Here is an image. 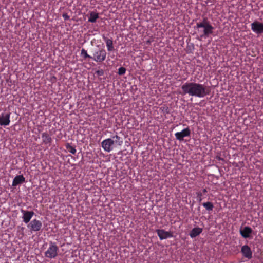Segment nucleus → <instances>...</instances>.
<instances>
[{
  "label": "nucleus",
  "mask_w": 263,
  "mask_h": 263,
  "mask_svg": "<svg viewBox=\"0 0 263 263\" xmlns=\"http://www.w3.org/2000/svg\"><path fill=\"white\" fill-rule=\"evenodd\" d=\"M25 180L23 175H18L16 176L12 182V186H16L17 185L24 182Z\"/></svg>",
  "instance_id": "14"
},
{
  "label": "nucleus",
  "mask_w": 263,
  "mask_h": 263,
  "mask_svg": "<svg viewBox=\"0 0 263 263\" xmlns=\"http://www.w3.org/2000/svg\"><path fill=\"white\" fill-rule=\"evenodd\" d=\"M206 192V190H205V189H204V192Z\"/></svg>",
  "instance_id": "24"
},
{
  "label": "nucleus",
  "mask_w": 263,
  "mask_h": 263,
  "mask_svg": "<svg viewBox=\"0 0 263 263\" xmlns=\"http://www.w3.org/2000/svg\"><path fill=\"white\" fill-rule=\"evenodd\" d=\"M182 93L198 98H203L209 93L207 87L203 84L186 82L181 86Z\"/></svg>",
  "instance_id": "1"
},
{
  "label": "nucleus",
  "mask_w": 263,
  "mask_h": 263,
  "mask_svg": "<svg viewBox=\"0 0 263 263\" xmlns=\"http://www.w3.org/2000/svg\"><path fill=\"white\" fill-rule=\"evenodd\" d=\"M202 205L208 211H212L213 209V205L210 202H204Z\"/></svg>",
  "instance_id": "19"
},
{
  "label": "nucleus",
  "mask_w": 263,
  "mask_h": 263,
  "mask_svg": "<svg viewBox=\"0 0 263 263\" xmlns=\"http://www.w3.org/2000/svg\"><path fill=\"white\" fill-rule=\"evenodd\" d=\"M126 69L124 67H120L118 69V73L120 75H123L125 73Z\"/></svg>",
  "instance_id": "22"
},
{
  "label": "nucleus",
  "mask_w": 263,
  "mask_h": 263,
  "mask_svg": "<svg viewBox=\"0 0 263 263\" xmlns=\"http://www.w3.org/2000/svg\"><path fill=\"white\" fill-rule=\"evenodd\" d=\"M21 212L23 214V221L25 223H28L34 214L33 211H28L24 210H22Z\"/></svg>",
  "instance_id": "11"
},
{
  "label": "nucleus",
  "mask_w": 263,
  "mask_h": 263,
  "mask_svg": "<svg viewBox=\"0 0 263 263\" xmlns=\"http://www.w3.org/2000/svg\"><path fill=\"white\" fill-rule=\"evenodd\" d=\"M123 143L122 139L118 135H115L112 138L104 140L101 142V146L106 152H110L113 149V145L121 146Z\"/></svg>",
  "instance_id": "3"
},
{
  "label": "nucleus",
  "mask_w": 263,
  "mask_h": 263,
  "mask_svg": "<svg viewBox=\"0 0 263 263\" xmlns=\"http://www.w3.org/2000/svg\"><path fill=\"white\" fill-rule=\"evenodd\" d=\"M66 148L68 149V151L72 154H75L76 153V149L74 147H73L72 146H70V145H68L66 146Z\"/></svg>",
  "instance_id": "20"
},
{
  "label": "nucleus",
  "mask_w": 263,
  "mask_h": 263,
  "mask_svg": "<svg viewBox=\"0 0 263 263\" xmlns=\"http://www.w3.org/2000/svg\"><path fill=\"white\" fill-rule=\"evenodd\" d=\"M252 233V230L248 227H246L244 229L240 231L241 235L244 238H248L249 237L250 234Z\"/></svg>",
  "instance_id": "17"
},
{
  "label": "nucleus",
  "mask_w": 263,
  "mask_h": 263,
  "mask_svg": "<svg viewBox=\"0 0 263 263\" xmlns=\"http://www.w3.org/2000/svg\"><path fill=\"white\" fill-rule=\"evenodd\" d=\"M196 28L201 39L207 37L212 34L214 29L206 18H204L201 22L197 23Z\"/></svg>",
  "instance_id": "2"
},
{
  "label": "nucleus",
  "mask_w": 263,
  "mask_h": 263,
  "mask_svg": "<svg viewBox=\"0 0 263 263\" xmlns=\"http://www.w3.org/2000/svg\"><path fill=\"white\" fill-rule=\"evenodd\" d=\"M252 30L256 34L263 33V23L255 21L251 24Z\"/></svg>",
  "instance_id": "7"
},
{
  "label": "nucleus",
  "mask_w": 263,
  "mask_h": 263,
  "mask_svg": "<svg viewBox=\"0 0 263 263\" xmlns=\"http://www.w3.org/2000/svg\"><path fill=\"white\" fill-rule=\"evenodd\" d=\"M104 40L106 42V47L108 51H111L114 50L113 46V42L111 39H107V37H104Z\"/></svg>",
  "instance_id": "16"
},
{
  "label": "nucleus",
  "mask_w": 263,
  "mask_h": 263,
  "mask_svg": "<svg viewBox=\"0 0 263 263\" xmlns=\"http://www.w3.org/2000/svg\"><path fill=\"white\" fill-rule=\"evenodd\" d=\"M202 232V229L200 228H195L192 230L190 233L191 238H194L199 235Z\"/></svg>",
  "instance_id": "15"
},
{
  "label": "nucleus",
  "mask_w": 263,
  "mask_h": 263,
  "mask_svg": "<svg viewBox=\"0 0 263 263\" xmlns=\"http://www.w3.org/2000/svg\"><path fill=\"white\" fill-rule=\"evenodd\" d=\"M99 17L98 13L95 12H91L90 13V17L88 18V21L91 23H95Z\"/></svg>",
  "instance_id": "18"
},
{
  "label": "nucleus",
  "mask_w": 263,
  "mask_h": 263,
  "mask_svg": "<svg viewBox=\"0 0 263 263\" xmlns=\"http://www.w3.org/2000/svg\"><path fill=\"white\" fill-rule=\"evenodd\" d=\"M63 18L66 20H68L69 17V16L67 14H63Z\"/></svg>",
  "instance_id": "23"
},
{
  "label": "nucleus",
  "mask_w": 263,
  "mask_h": 263,
  "mask_svg": "<svg viewBox=\"0 0 263 263\" xmlns=\"http://www.w3.org/2000/svg\"><path fill=\"white\" fill-rule=\"evenodd\" d=\"M81 54L82 56H83L85 58H89L91 59V56L88 54L87 51L84 49H82L81 51Z\"/></svg>",
  "instance_id": "21"
},
{
  "label": "nucleus",
  "mask_w": 263,
  "mask_h": 263,
  "mask_svg": "<svg viewBox=\"0 0 263 263\" xmlns=\"http://www.w3.org/2000/svg\"><path fill=\"white\" fill-rule=\"evenodd\" d=\"M58 247L52 242L50 243V246L45 253V257L49 258H54L58 255Z\"/></svg>",
  "instance_id": "5"
},
{
  "label": "nucleus",
  "mask_w": 263,
  "mask_h": 263,
  "mask_svg": "<svg viewBox=\"0 0 263 263\" xmlns=\"http://www.w3.org/2000/svg\"><path fill=\"white\" fill-rule=\"evenodd\" d=\"M42 227V223L41 221L36 219L32 220L27 226V227L31 231H39Z\"/></svg>",
  "instance_id": "6"
},
{
  "label": "nucleus",
  "mask_w": 263,
  "mask_h": 263,
  "mask_svg": "<svg viewBox=\"0 0 263 263\" xmlns=\"http://www.w3.org/2000/svg\"><path fill=\"white\" fill-rule=\"evenodd\" d=\"M241 252L245 257L248 259H250L252 258V253L250 249V248L248 246H243L241 248Z\"/></svg>",
  "instance_id": "12"
},
{
  "label": "nucleus",
  "mask_w": 263,
  "mask_h": 263,
  "mask_svg": "<svg viewBox=\"0 0 263 263\" xmlns=\"http://www.w3.org/2000/svg\"><path fill=\"white\" fill-rule=\"evenodd\" d=\"M106 57V52L104 49H98L93 52L91 59L97 62L101 63L105 60Z\"/></svg>",
  "instance_id": "4"
},
{
  "label": "nucleus",
  "mask_w": 263,
  "mask_h": 263,
  "mask_svg": "<svg viewBox=\"0 0 263 263\" xmlns=\"http://www.w3.org/2000/svg\"><path fill=\"white\" fill-rule=\"evenodd\" d=\"M156 232L161 240L171 238L173 236L172 234L170 232L165 231L163 229L157 230Z\"/></svg>",
  "instance_id": "10"
},
{
  "label": "nucleus",
  "mask_w": 263,
  "mask_h": 263,
  "mask_svg": "<svg viewBox=\"0 0 263 263\" xmlns=\"http://www.w3.org/2000/svg\"><path fill=\"white\" fill-rule=\"evenodd\" d=\"M190 133L191 132L190 129L188 127H187L180 132L176 133L175 134V136L176 139L181 141L183 140L184 137L189 136Z\"/></svg>",
  "instance_id": "9"
},
{
  "label": "nucleus",
  "mask_w": 263,
  "mask_h": 263,
  "mask_svg": "<svg viewBox=\"0 0 263 263\" xmlns=\"http://www.w3.org/2000/svg\"><path fill=\"white\" fill-rule=\"evenodd\" d=\"M10 123V114L2 113L0 114V125L8 126Z\"/></svg>",
  "instance_id": "8"
},
{
  "label": "nucleus",
  "mask_w": 263,
  "mask_h": 263,
  "mask_svg": "<svg viewBox=\"0 0 263 263\" xmlns=\"http://www.w3.org/2000/svg\"><path fill=\"white\" fill-rule=\"evenodd\" d=\"M42 138L43 143L45 144H50L52 141V138L47 133L42 134Z\"/></svg>",
  "instance_id": "13"
}]
</instances>
